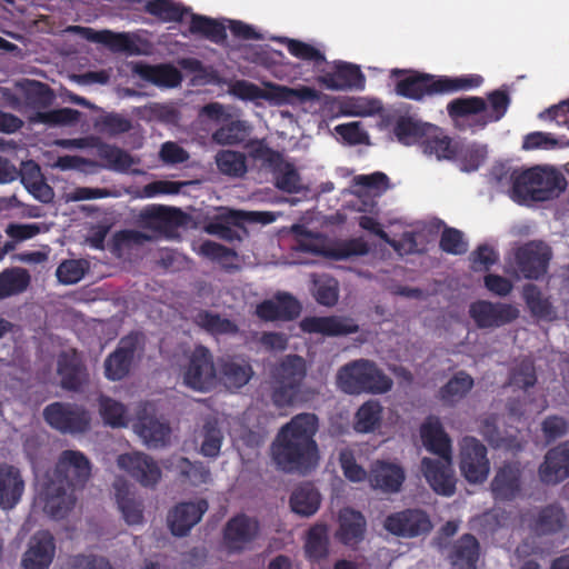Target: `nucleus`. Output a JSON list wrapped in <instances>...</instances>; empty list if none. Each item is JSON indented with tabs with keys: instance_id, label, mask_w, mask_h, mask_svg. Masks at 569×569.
I'll list each match as a JSON object with an SVG mask.
<instances>
[{
	"instance_id": "nucleus-1",
	"label": "nucleus",
	"mask_w": 569,
	"mask_h": 569,
	"mask_svg": "<svg viewBox=\"0 0 569 569\" xmlns=\"http://www.w3.org/2000/svg\"><path fill=\"white\" fill-rule=\"evenodd\" d=\"M318 430V418L313 413H300L281 428L273 458L287 471L306 470L317 461L318 449L313 437Z\"/></svg>"
},
{
	"instance_id": "nucleus-2",
	"label": "nucleus",
	"mask_w": 569,
	"mask_h": 569,
	"mask_svg": "<svg viewBox=\"0 0 569 569\" xmlns=\"http://www.w3.org/2000/svg\"><path fill=\"white\" fill-rule=\"evenodd\" d=\"M565 176L550 166H536L512 176L511 198L522 204L558 198L566 189Z\"/></svg>"
},
{
	"instance_id": "nucleus-3",
	"label": "nucleus",
	"mask_w": 569,
	"mask_h": 569,
	"mask_svg": "<svg viewBox=\"0 0 569 569\" xmlns=\"http://www.w3.org/2000/svg\"><path fill=\"white\" fill-rule=\"evenodd\" d=\"M337 386L349 395L385 393L392 387L387 377L372 361L359 359L342 366L336 376Z\"/></svg>"
},
{
	"instance_id": "nucleus-4",
	"label": "nucleus",
	"mask_w": 569,
	"mask_h": 569,
	"mask_svg": "<svg viewBox=\"0 0 569 569\" xmlns=\"http://www.w3.org/2000/svg\"><path fill=\"white\" fill-rule=\"evenodd\" d=\"M391 74L393 77L403 76L397 82L396 91L398 94L410 99H420L426 93H443L477 87L481 82L480 77L441 78L435 80L428 74L398 69L392 70Z\"/></svg>"
},
{
	"instance_id": "nucleus-5",
	"label": "nucleus",
	"mask_w": 569,
	"mask_h": 569,
	"mask_svg": "<svg viewBox=\"0 0 569 569\" xmlns=\"http://www.w3.org/2000/svg\"><path fill=\"white\" fill-rule=\"evenodd\" d=\"M306 373V362L301 357L287 356L272 373L277 385L272 393L274 405L284 407L292 403Z\"/></svg>"
},
{
	"instance_id": "nucleus-6",
	"label": "nucleus",
	"mask_w": 569,
	"mask_h": 569,
	"mask_svg": "<svg viewBox=\"0 0 569 569\" xmlns=\"http://www.w3.org/2000/svg\"><path fill=\"white\" fill-rule=\"evenodd\" d=\"M183 383L197 391H208L217 382V371L210 351L196 347L188 356V365L182 372Z\"/></svg>"
},
{
	"instance_id": "nucleus-7",
	"label": "nucleus",
	"mask_w": 569,
	"mask_h": 569,
	"mask_svg": "<svg viewBox=\"0 0 569 569\" xmlns=\"http://www.w3.org/2000/svg\"><path fill=\"white\" fill-rule=\"evenodd\" d=\"M46 421L63 433H83L90 428V413L72 403L54 402L43 410Z\"/></svg>"
},
{
	"instance_id": "nucleus-8",
	"label": "nucleus",
	"mask_w": 569,
	"mask_h": 569,
	"mask_svg": "<svg viewBox=\"0 0 569 569\" xmlns=\"http://www.w3.org/2000/svg\"><path fill=\"white\" fill-rule=\"evenodd\" d=\"M260 526L256 518L240 513L230 518L223 528V545L228 553H242L252 548Z\"/></svg>"
},
{
	"instance_id": "nucleus-9",
	"label": "nucleus",
	"mask_w": 569,
	"mask_h": 569,
	"mask_svg": "<svg viewBox=\"0 0 569 569\" xmlns=\"http://www.w3.org/2000/svg\"><path fill=\"white\" fill-rule=\"evenodd\" d=\"M91 476V463L80 451L64 450L60 453L53 479L73 489L82 488Z\"/></svg>"
},
{
	"instance_id": "nucleus-10",
	"label": "nucleus",
	"mask_w": 569,
	"mask_h": 569,
	"mask_svg": "<svg viewBox=\"0 0 569 569\" xmlns=\"http://www.w3.org/2000/svg\"><path fill=\"white\" fill-rule=\"evenodd\" d=\"M460 470L470 483L483 482L488 477L487 449L476 438L466 437L460 442Z\"/></svg>"
},
{
	"instance_id": "nucleus-11",
	"label": "nucleus",
	"mask_w": 569,
	"mask_h": 569,
	"mask_svg": "<svg viewBox=\"0 0 569 569\" xmlns=\"http://www.w3.org/2000/svg\"><path fill=\"white\" fill-rule=\"evenodd\" d=\"M519 309L506 302L479 300L470 305L469 315L481 329L500 328L519 317Z\"/></svg>"
},
{
	"instance_id": "nucleus-12",
	"label": "nucleus",
	"mask_w": 569,
	"mask_h": 569,
	"mask_svg": "<svg viewBox=\"0 0 569 569\" xmlns=\"http://www.w3.org/2000/svg\"><path fill=\"white\" fill-rule=\"evenodd\" d=\"M420 470L436 493L445 497L455 493L457 479L452 469V455L438 459L425 457Z\"/></svg>"
},
{
	"instance_id": "nucleus-13",
	"label": "nucleus",
	"mask_w": 569,
	"mask_h": 569,
	"mask_svg": "<svg viewBox=\"0 0 569 569\" xmlns=\"http://www.w3.org/2000/svg\"><path fill=\"white\" fill-rule=\"evenodd\" d=\"M552 257L551 248L542 241H532L516 252L518 271L525 278L538 279L547 272Z\"/></svg>"
},
{
	"instance_id": "nucleus-14",
	"label": "nucleus",
	"mask_w": 569,
	"mask_h": 569,
	"mask_svg": "<svg viewBox=\"0 0 569 569\" xmlns=\"http://www.w3.org/2000/svg\"><path fill=\"white\" fill-rule=\"evenodd\" d=\"M117 465L143 487H154L161 479L160 467L143 452L120 455Z\"/></svg>"
},
{
	"instance_id": "nucleus-15",
	"label": "nucleus",
	"mask_w": 569,
	"mask_h": 569,
	"mask_svg": "<svg viewBox=\"0 0 569 569\" xmlns=\"http://www.w3.org/2000/svg\"><path fill=\"white\" fill-rule=\"evenodd\" d=\"M67 31L77 33L91 42L102 43L113 52H123L129 56L140 54L141 52L134 37L127 32L96 31L81 26H70Z\"/></svg>"
},
{
	"instance_id": "nucleus-16",
	"label": "nucleus",
	"mask_w": 569,
	"mask_h": 569,
	"mask_svg": "<svg viewBox=\"0 0 569 569\" xmlns=\"http://www.w3.org/2000/svg\"><path fill=\"white\" fill-rule=\"evenodd\" d=\"M57 373L63 389L79 391L89 382V373L76 350L62 351L57 359Z\"/></svg>"
},
{
	"instance_id": "nucleus-17",
	"label": "nucleus",
	"mask_w": 569,
	"mask_h": 569,
	"mask_svg": "<svg viewBox=\"0 0 569 569\" xmlns=\"http://www.w3.org/2000/svg\"><path fill=\"white\" fill-rule=\"evenodd\" d=\"M56 555L53 536L46 530L36 532L28 541L21 559L23 569H48Z\"/></svg>"
},
{
	"instance_id": "nucleus-18",
	"label": "nucleus",
	"mask_w": 569,
	"mask_h": 569,
	"mask_svg": "<svg viewBox=\"0 0 569 569\" xmlns=\"http://www.w3.org/2000/svg\"><path fill=\"white\" fill-rule=\"evenodd\" d=\"M385 528L396 536L416 537L428 532L431 522L421 510H406L387 517Z\"/></svg>"
},
{
	"instance_id": "nucleus-19",
	"label": "nucleus",
	"mask_w": 569,
	"mask_h": 569,
	"mask_svg": "<svg viewBox=\"0 0 569 569\" xmlns=\"http://www.w3.org/2000/svg\"><path fill=\"white\" fill-rule=\"evenodd\" d=\"M208 510L204 499L182 502L176 506L168 516V523L174 536L182 537L196 526Z\"/></svg>"
},
{
	"instance_id": "nucleus-20",
	"label": "nucleus",
	"mask_w": 569,
	"mask_h": 569,
	"mask_svg": "<svg viewBox=\"0 0 569 569\" xmlns=\"http://www.w3.org/2000/svg\"><path fill=\"white\" fill-rule=\"evenodd\" d=\"M406 479L405 470L401 466L377 460L371 465L368 480L371 488L385 493L399 492Z\"/></svg>"
},
{
	"instance_id": "nucleus-21",
	"label": "nucleus",
	"mask_w": 569,
	"mask_h": 569,
	"mask_svg": "<svg viewBox=\"0 0 569 569\" xmlns=\"http://www.w3.org/2000/svg\"><path fill=\"white\" fill-rule=\"evenodd\" d=\"M161 463L166 470L174 472L181 482L190 486L199 487L212 480L209 468L181 456H171L163 459Z\"/></svg>"
},
{
	"instance_id": "nucleus-22",
	"label": "nucleus",
	"mask_w": 569,
	"mask_h": 569,
	"mask_svg": "<svg viewBox=\"0 0 569 569\" xmlns=\"http://www.w3.org/2000/svg\"><path fill=\"white\" fill-rule=\"evenodd\" d=\"M539 477L548 485H556L569 477V441L547 452L539 468Z\"/></svg>"
},
{
	"instance_id": "nucleus-23",
	"label": "nucleus",
	"mask_w": 569,
	"mask_h": 569,
	"mask_svg": "<svg viewBox=\"0 0 569 569\" xmlns=\"http://www.w3.org/2000/svg\"><path fill=\"white\" fill-rule=\"evenodd\" d=\"M300 328L305 332L320 333L336 337L355 333L359 330L358 325L351 318L345 317H308L301 320Z\"/></svg>"
},
{
	"instance_id": "nucleus-24",
	"label": "nucleus",
	"mask_w": 569,
	"mask_h": 569,
	"mask_svg": "<svg viewBox=\"0 0 569 569\" xmlns=\"http://www.w3.org/2000/svg\"><path fill=\"white\" fill-rule=\"evenodd\" d=\"M74 489L51 480L44 492L43 511L53 519L64 518L74 507Z\"/></svg>"
},
{
	"instance_id": "nucleus-25",
	"label": "nucleus",
	"mask_w": 569,
	"mask_h": 569,
	"mask_svg": "<svg viewBox=\"0 0 569 569\" xmlns=\"http://www.w3.org/2000/svg\"><path fill=\"white\" fill-rule=\"evenodd\" d=\"M133 430L140 440L149 448H162L170 442L169 425L154 416H141L133 425Z\"/></svg>"
},
{
	"instance_id": "nucleus-26",
	"label": "nucleus",
	"mask_w": 569,
	"mask_h": 569,
	"mask_svg": "<svg viewBox=\"0 0 569 569\" xmlns=\"http://www.w3.org/2000/svg\"><path fill=\"white\" fill-rule=\"evenodd\" d=\"M136 346V338L127 337L120 340L118 348L104 361V372L109 380H121L129 373Z\"/></svg>"
},
{
	"instance_id": "nucleus-27",
	"label": "nucleus",
	"mask_w": 569,
	"mask_h": 569,
	"mask_svg": "<svg viewBox=\"0 0 569 569\" xmlns=\"http://www.w3.org/2000/svg\"><path fill=\"white\" fill-rule=\"evenodd\" d=\"M24 491V481L18 468L0 465V506L12 509L21 499Z\"/></svg>"
},
{
	"instance_id": "nucleus-28",
	"label": "nucleus",
	"mask_w": 569,
	"mask_h": 569,
	"mask_svg": "<svg viewBox=\"0 0 569 569\" xmlns=\"http://www.w3.org/2000/svg\"><path fill=\"white\" fill-rule=\"evenodd\" d=\"M18 177H20L22 184L34 199L43 203H49L53 200V189L46 182L40 167L34 161L22 162Z\"/></svg>"
},
{
	"instance_id": "nucleus-29",
	"label": "nucleus",
	"mask_w": 569,
	"mask_h": 569,
	"mask_svg": "<svg viewBox=\"0 0 569 569\" xmlns=\"http://www.w3.org/2000/svg\"><path fill=\"white\" fill-rule=\"evenodd\" d=\"M131 70L141 79L161 88L178 87L182 80L180 71L170 64L150 66L142 62H133Z\"/></svg>"
},
{
	"instance_id": "nucleus-30",
	"label": "nucleus",
	"mask_w": 569,
	"mask_h": 569,
	"mask_svg": "<svg viewBox=\"0 0 569 569\" xmlns=\"http://www.w3.org/2000/svg\"><path fill=\"white\" fill-rule=\"evenodd\" d=\"M438 127L421 122L413 118H401L396 126V136L407 146L419 144L422 148L425 139H437Z\"/></svg>"
},
{
	"instance_id": "nucleus-31",
	"label": "nucleus",
	"mask_w": 569,
	"mask_h": 569,
	"mask_svg": "<svg viewBox=\"0 0 569 569\" xmlns=\"http://www.w3.org/2000/svg\"><path fill=\"white\" fill-rule=\"evenodd\" d=\"M260 99L270 101L273 104L281 106L293 103L295 101H312L319 99L318 92L310 87L288 88L284 86L267 83L261 89Z\"/></svg>"
},
{
	"instance_id": "nucleus-32",
	"label": "nucleus",
	"mask_w": 569,
	"mask_h": 569,
	"mask_svg": "<svg viewBox=\"0 0 569 569\" xmlns=\"http://www.w3.org/2000/svg\"><path fill=\"white\" fill-rule=\"evenodd\" d=\"M423 446L439 457L452 455L451 441L437 417H428L420 427Z\"/></svg>"
},
{
	"instance_id": "nucleus-33",
	"label": "nucleus",
	"mask_w": 569,
	"mask_h": 569,
	"mask_svg": "<svg viewBox=\"0 0 569 569\" xmlns=\"http://www.w3.org/2000/svg\"><path fill=\"white\" fill-rule=\"evenodd\" d=\"M497 499H513L520 491V468L518 465H506L499 469L491 483Z\"/></svg>"
},
{
	"instance_id": "nucleus-34",
	"label": "nucleus",
	"mask_w": 569,
	"mask_h": 569,
	"mask_svg": "<svg viewBox=\"0 0 569 569\" xmlns=\"http://www.w3.org/2000/svg\"><path fill=\"white\" fill-rule=\"evenodd\" d=\"M366 520L363 516L350 508H345L339 513L338 538L346 545H355L363 539Z\"/></svg>"
},
{
	"instance_id": "nucleus-35",
	"label": "nucleus",
	"mask_w": 569,
	"mask_h": 569,
	"mask_svg": "<svg viewBox=\"0 0 569 569\" xmlns=\"http://www.w3.org/2000/svg\"><path fill=\"white\" fill-rule=\"evenodd\" d=\"M224 439L219 421L214 418L207 419L197 435L200 445V453L204 457L216 458Z\"/></svg>"
},
{
	"instance_id": "nucleus-36",
	"label": "nucleus",
	"mask_w": 569,
	"mask_h": 569,
	"mask_svg": "<svg viewBox=\"0 0 569 569\" xmlns=\"http://www.w3.org/2000/svg\"><path fill=\"white\" fill-rule=\"evenodd\" d=\"M453 569H476L478 542L471 535L462 536L452 547L450 553Z\"/></svg>"
},
{
	"instance_id": "nucleus-37",
	"label": "nucleus",
	"mask_w": 569,
	"mask_h": 569,
	"mask_svg": "<svg viewBox=\"0 0 569 569\" xmlns=\"http://www.w3.org/2000/svg\"><path fill=\"white\" fill-rule=\"evenodd\" d=\"M390 188L389 178L383 172L359 174L352 180L351 193L357 197H380Z\"/></svg>"
},
{
	"instance_id": "nucleus-38",
	"label": "nucleus",
	"mask_w": 569,
	"mask_h": 569,
	"mask_svg": "<svg viewBox=\"0 0 569 569\" xmlns=\"http://www.w3.org/2000/svg\"><path fill=\"white\" fill-rule=\"evenodd\" d=\"M382 406L377 400H368L357 410L353 418V429L360 433L376 431L382 421Z\"/></svg>"
},
{
	"instance_id": "nucleus-39",
	"label": "nucleus",
	"mask_w": 569,
	"mask_h": 569,
	"mask_svg": "<svg viewBox=\"0 0 569 569\" xmlns=\"http://www.w3.org/2000/svg\"><path fill=\"white\" fill-rule=\"evenodd\" d=\"M113 487L117 502L124 521L130 526L141 523L143 519L142 507L130 497L128 483L122 479H118L114 481Z\"/></svg>"
},
{
	"instance_id": "nucleus-40",
	"label": "nucleus",
	"mask_w": 569,
	"mask_h": 569,
	"mask_svg": "<svg viewBox=\"0 0 569 569\" xmlns=\"http://www.w3.org/2000/svg\"><path fill=\"white\" fill-rule=\"evenodd\" d=\"M98 154L104 161V167L117 172H128L131 167L139 164L140 160L128 151L111 144H102Z\"/></svg>"
},
{
	"instance_id": "nucleus-41",
	"label": "nucleus",
	"mask_w": 569,
	"mask_h": 569,
	"mask_svg": "<svg viewBox=\"0 0 569 569\" xmlns=\"http://www.w3.org/2000/svg\"><path fill=\"white\" fill-rule=\"evenodd\" d=\"M98 411L103 423L111 428H123L129 423L126 406L111 397L102 395L98 398Z\"/></svg>"
},
{
	"instance_id": "nucleus-42",
	"label": "nucleus",
	"mask_w": 569,
	"mask_h": 569,
	"mask_svg": "<svg viewBox=\"0 0 569 569\" xmlns=\"http://www.w3.org/2000/svg\"><path fill=\"white\" fill-rule=\"evenodd\" d=\"M31 277L23 268H9L0 273V299L19 295L27 290Z\"/></svg>"
},
{
	"instance_id": "nucleus-43",
	"label": "nucleus",
	"mask_w": 569,
	"mask_h": 569,
	"mask_svg": "<svg viewBox=\"0 0 569 569\" xmlns=\"http://www.w3.org/2000/svg\"><path fill=\"white\" fill-rule=\"evenodd\" d=\"M193 321L198 327L213 336L236 335L238 332V326L233 321L207 310L197 312Z\"/></svg>"
},
{
	"instance_id": "nucleus-44",
	"label": "nucleus",
	"mask_w": 569,
	"mask_h": 569,
	"mask_svg": "<svg viewBox=\"0 0 569 569\" xmlns=\"http://www.w3.org/2000/svg\"><path fill=\"white\" fill-rule=\"evenodd\" d=\"M211 136L219 146H234L246 140L250 133V126L243 120H228Z\"/></svg>"
},
{
	"instance_id": "nucleus-45",
	"label": "nucleus",
	"mask_w": 569,
	"mask_h": 569,
	"mask_svg": "<svg viewBox=\"0 0 569 569\" xmlns=\"http://www.w3.org/2000/svg\"><path fill=\"white\" fill-rule=\"evenodd\" d=\"M473 387V379L466 372H458L439 390V399L448 405L453 406Z\"/></svg>"
},
{
	"instance_id": "nucleus-46",
	"label": "nucleus",
	"mask_w": 569,
	"mask_h": 569,
	"mask_svg": "<svg viewBox=\"0 0 569 569\" xmlns=\"http://www.w3.org/2000/svg\"><path fill=\"white\" fill-rule=\"evenodd\" d=\"M221 373L223 382L229 389H238L248 383L252 376V369L244 361L229 359L222 362Z\"/></svg>"
},
{
	"instance_id": "nucleus-47",
	"label": "nucleus",
	"mask_w": 569,
	"mask_h": 569,
	"mask_svg": "<svg viewBox=\"0 0 569 569\" xmlns=\"http://www.w3.org/2000/svg\"><path fill=\"white\" fill-rule=\"evenodd\" d=\"M319 503V493L310 485L297 488L290 499L292 511L306 517L313 515L318 510Z\"/></svg>"
},
{
	"instance_id": "nucleus-48",
	"label": "nucleus",
	"mask_w": 569,
	"mask_h": 569,
	"mask_svg": "<svg viewBox=\"0 0 569 569\" xmlns=\"http://www.w3.org/2000/svg\"><path fill=\"white\" fill-rule=\"evenodd\" d=\"M320 81L331 90H342L346 87H363V76L357 67L350 66L338 72V74H326Z\"/></svg>"
},
{
	"instance_id": "nucleus-49",
	"label": "nucleus",
	"mask_w": 569,
	"mask_h": 569,
	"mask_svg": "<svg viewBox=\"0 0 569 569\" xmlns=\"http://www.w3.org/2000/svg\"><path fill=\"white\" fill-rule=\"evenodd\" d=\"M437 139H425L422 151L438 160H450L456 156L457 144L438 127Z\"/></svg>"
},
{
	"instance_id": "nucleus-50",
	"label": "nucleus",
	"mask_w": 569,
	"mask_h": 569,
	"mask_svg": "<svg viewBox=\"0 0 569 569\" xmlns=\"http://www.w3.org/2000/svg\"><path fill=\"white\" fill-rule=\"evenodd\" d=\"M305 551L308 558L318 560L328 553L327 528L322 525L312 527L306 537Z\"/></svg>"
},
{
	"instance_id": "nucleus-51",
	"label": "nucleus",
	"mask_w": 569,
	"mask_h": 569,
	"mask_svg": "<svg viewBox=\"0 0 569 569\" xmlns=\"http://www.w3.org/2000/svg\"><path fill=\"white\" fill-rule=\"evenodd\" d=\"M274 171L276 187L282 191L292 193L301 189L299 173L290 163L283 162L282 159L276 164Z\"/></svg>"
},
{
	"instance_id": "nucleus-52",
	"label": "nucleus",
	"mask_w": 569,
	"mask_h": 569,
	"mask_svg": "<svg viewBox=\"0 0 569 569\" xmlns=\"http://www.w3.org/2000/svg\"><path fill=\"white\" fill-rule=\"evenodd\" d=\"M369 252L368 243L362 239H351L332 246L328 256L336 260H349L366 256Z\"/></svg>"
},
{
	"instance_id": "nucleus-53",
	"label": "nucleus",
	"mask_w": 569,
	"mask_h": 569,
	"mask_svg": "<svg viewBox=\"0 0 569 569\" xmlns=\"http://www.w3.org/2000/svg\"><path fill=\"white\" fill-rule=\"evenodd\" d=\"M88 269L89 264L86 260H64L58 266L56 276L62 284H74L84 277Z\"/></svg>"
},
{
	"instance_id": "nucleus-54",
	"label": "nucleus",
	"mask_w": 569,
	"mask_h": 569,
	"mask_svg": "<svg viewBox=\"0 0 569 569\" xmlns=\"http://www.w3.org/2000/svg\"><path fill=\"white\" fill-rule=\"evenodd\" d=\"M216 163L219 170L229 176H242L246 170V159L240 152L232 150H222L216 156Z\"/></svg>"
},
{
	"instance_id": "nucleus-55",
	"label": "nucleus",
	"mask_w": 569,
	"mask_h": 569,
	"mask_svg": "<svg viewBox=\"0 0 569 569\" xmlns=\"http://www.w3.org/2000/svg\"><path fill=\"white\" fill-rule=\"evenodd\" d=\"M28 104L33 108H44L52 102L53 96L48 87L38 81H26L20 84Z\"/></svg>"
},
{
	"instance_id": "nucleus-56",
	"label": "nucleus",
	"mask_w": 569,
	"mask_h": 569,
	"mask_svg": "<svg viewBox=\"0 0 569 569\" xmlns=\"http://www.w3.org/2000/svg\"><path fill=\"white\" fill-rule=\"evenodd\" d=\"M163 209L157 208L148 211L146 213V217L149 219V224L152 226L153 231L152 232H141L137 230H126L121 232V239L129 242V243H137L141 244L146 241H151L154 238V232L159 229H161V222L159 220L160 216L162 214Z\"/></svg>"
},
{
	"instance_id": "nucleus-57",
	"label": "nucleus",
	"mask_w": 569,
	"mask_h": 569,
	"mask_svg": "<svg viewBox=\"0 0 569 569\" xmlns=\"http://www.w3.org/2000/svg\"><path fill=\"white\" fill-rule=\"evenodd\" d=\"M190 32L201 33L213 41H220L224 37V29L220 23L196 14H191Z\"/></svg>"
},
{
	"instance_id": "nucleus-58",
	"label": "nucleus",
	"mask_w": 569,
	"mask_h": 569,
	"mask_svg": "<svg viewBox=\"0 0 569 569\" xmlns=\"http://www.w3.org/2000/svg\"><path fill=\"white\" fill-rule=\"evenodd\" d=\"M80 112L74 109L63 108L46 112H38L34 121L51 124V126H67L78 121Z\"/></svg>"
},
{
	"instance_id": "nucleus-59",
	"label": "nucleus",
	"mask_w": 569,
	"mask_h": 569,
	"mask_svg": "<svg viewBox=\"0 0 569 569\" xmlns=\"http://www.w3.org/2000/svg\"><path fill=\"white\" fill-rule=\"evenodd\" d=\"M248 153L262 166L272 169L281 160V156L270 149L263 140H252L246 146Z\"/></svg>"
},
{
	"instance_id": "nucleus-60",
	"label": "nucleus",
	"mask_w": 569,
	"mask_h": 569,
	"mask_svg": "<svg viewBox=\"0 0 569 569\" xmlns=\"http://www.w3.org/2000/svg\"><path fill=\"white\" fill-rule=\"evenodd\" d=\"M486 110V102L478 97L456 99L448 104V112L451 117H466Z\"/></svg>"
},
{
	"instance_id": "nucleus-61",
	"label": "nucleus",
	"mask_w": 569,
	"mask_h": 569,
	"mask_svg": "<svg viewBox=\"0 0 569 569\" xmlns=\"http://www.w3.org/2000/svg\"><path fill=\"white\" fill-rule=\"evenodd\" d=\"M148 11L163 20H180L186 10L171 0H154L148 3Z\"/></svg>"
},
{
	"instance_id": "nucleus-62",
	"label": "nucleus",
	"mask_w": 569,
	"mask_h": 569,
	"mask_svg": "<svg viewBox=\"0 0 569 569\" xmlns=\"http://www.w3.org/2000/svg\"><path fill=\"white\" fill-rule=\"evenodd\" d=\"M100 131L109 136H118L131 130V121L118 113L103 116L99 121Z\"/></svg>"
},
{
	"instance_id": "nucleus-63",
	"label": "nucleus",
	"mask_w": 569,
	"mask_h": 569,
	"mask_svg": "<svg viewBox=\"0 0 569 569\" xmlns=\"http://www.w3.org/2000/svg\"><path fill=\"white\" fill-rule=\"evenodd\" d=\"M281 41L287 44L289 52L299 59L316 62L325 60L323 54L309 43L288 38H282Z\"/></svg>"
},
{
	"instance_id": "nucleus-64",
	"label": "nucleus",
	"mask_w": 569,
	"mask_h": 569,
	"mask_svg": "<svg viewBox=\"0 0 569 569\" xmlns=\"http://www.w3.org/2000/svg\"><path fill=\"white\" fill-rule=\"evenodd\" d=\"M440 247L443 251L452 254H462L468 248L462 233L453 228H447L443 230Z\"/></svg>"
}]
</instances>
